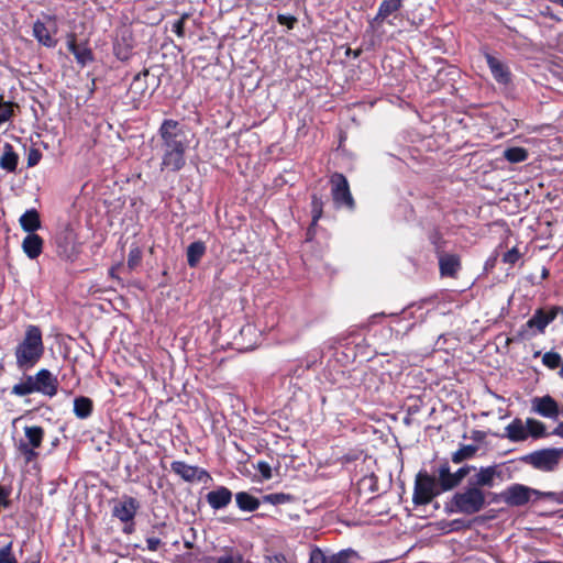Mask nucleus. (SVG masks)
<instances>
[{
	"label": "nucleus",
	"instance_id": "obj_1",
	"mask_svg": "<svg viewBox=\"0 0 563 563\" xmlns=\"http://www.w3.org/2000/svg\"><path fill=\"white\" fill-rule=\"evenodd\" d=\"M161 142V170L177 173L186 165V154L190 147L189 130L174 119H164L157 130Z\"/></svg>",
	"mask_w": 563,
	"mask_h": 563
},
{
	"label": "nucleus",
	"instance_id": "obj_2",
	"mask_svg": "<svg viewBox=\"0 0 563 563\" xmlns=\"http://www.w3.org/2000/svg\"><path fill=\"white\" fill-rule=\"evenodd\" d=\"M43 354L42 333L37 327L26 329L23 341L16 346L15 357L19 368L29 369Z\"/></svg>",
	"mask_w": 563,
	"mask_h": 563
},
{
	"label": "nucleus",
	"instance_id": "obj_3",
	"mask_svg": "<svg viewBox=\"0 0 563 563\" xmlns=\"http://www.w3.org/2000/svg\"><path fill=\"white\" fill-rule=\"evenodd\" d=\"M402 5V0H383L376 15L369 20L367 31L380 38L385 34L384 24L395 25L394 20Z\"/></svg>",
	"mask_w": 563,
	"mask_h": 563
},
{
	"label": "nucleus",
	"instance_id": "obj_4",
	"mask_svg": "<svg viewBox=\"0 0 563 563\" xmlns=\"http://www.w3.org/2000/svg\"><path fill=\"white\" fill-rule=\"evenodd\" d=\"M452 505L461 514L473 515L484 508L485 494L481 488L470 485L465 490L453 496Z\"/></svg>",
	"mask_w": 563,
	"mask_h": 563
},
{
	"label": "nucleus",
	"instance_id": "obj_5",
	"mask_svg": "<svg viewBox=\"0 0 563 563\" xmlns=\"http://www.w3.org/2000/svg\"><path fill=\"white\" fill-rule=\"evenodd\" d=\"M329 183L334 207L354 211L356 202L352 196L347 178L342 173L335 172L330 176Z\"/></svg>",
	"mask_w": 563,
	"mask_h": 563
},
{
	"label": "nucleus",
	"instance_id": "obj_6",
	"mask_svg": "<svg viewBox=\"0 0 563 563\" xmlns=\"http://www.w3.org/2000/svg\"><path fill=\"white\" fill-rule=\"evenodd\" d=\"M134 46L135 40L130 26L123 25L115 30L113 54L118 59L122 62L129 60L133 55Z\"/></svg>",
	"mask_w": 563,
	"mask_h": 563
},
{
	"label": "nucleus",
	"instance_id": "obj_7",
	"mask_svg": "<svg viewBox=\"0 0 563 563\" xmlns=\"http://www.w3.org/2000/svg\"><path fill=\"white\" fill-rule=\"evenodd\" d=\"M563 457V449H544L527 456V461L534 468L543 472H552Z\"/></svg>",
	"mask_w": 563,
	"mask_h": 563
},
{
	"label": "nucleus",
	"instance_id": "obj_8",
	"mask_svg": "<svg viewBox=\"0 0 563 563\" xmlns=\"http://www.w3.org/2000/svg\"><path fill=\"white\" fill-rule=\"evenodd\" d=\"M439 494L435 479L427 473H419L416 478L413 501L417 505L429 504Z\"/></svg>",
	"mask_w": 563,
	"mask_h": 563
},
{
	"label": "nucleus",
	"instance_id": "obj_9",
	"mask_svg": "<svg viewBox=\"0 0 563 563\" xmlns=\"http://www.w3.org/2000/svg\"><path fill=\"white\" fill-rule=\"evenodd\" d=\"M534 494H540V490L521 484H514L500 494V498L507 505L518 507L526 505Z\"/></svg>",
	"mask_w": 563,
	"mask_h": 563
},
{
	"label": "nucleus",
	"instance_id": "obj_10",
	"mask_svg": "<svg viewBox=\"0 0 563 563\" xmlns=\"http://www.w3.org/2000/svg\"><path fill=\"white\" fill-rule=\"evenodd\" d=\"M531 410L541 417L552 420H556L562 412L558 401L550 395L532 398Z\"/></svg>",
	"mask_w": 563,
	"mask_h": 563
},
{
	"label": "nucleus",
	"instance_id": "obj_11",
	"mask_svg": "<svg viewBox=\"0 0 563 563\" xmlns=\"http://www.w3.org/2000/svg\"><path fill=\"white\" fill-rule=\"evenodd\" d=\"M483 55L486 59L492 76L497 81V84L503 86H508L511 84L512 74L509 66L487 51H484Z\"/></svg>",
	"mask_w": 563,
	"mask_h": 563
},
{
	"label": "nucleus",
	"instance_id": "obj_12",
	"mask_svg": "<svg viewBox=\"0 0 563 563\" xmlns=\"http://www.w3.org/2000/svg\"><path fill=\"white\" fill-rule=\"evenodd\" d=\"M472 470H475V466L465 465L455 473H451L448 465H442L439 468V482L442 490H450L457 486Z\"/></svg>",
	"mask_w": 563,
	"mask_h": 563
},
{
	"label": "nucleus",
	"instance_id": "obj_13",
	"mask_svg": "<svg viewBox=\"0 0 563 563\" xmlns=\"http://www.w3.org/2000/svg\"><path fill=\"white\" fill-rule=\"evenodd\" d=\"M24 434L27 440V443H20V451L25 455L27 461H31L36 454L34 449L41 446L44 430L38 426H30L24 428Z\"/></svg>",
	"mask_w": 563,
	"mask_h": 563
},
{
	"label": "nucleus",
	"instance_id": "obj_14",
	"mask_svg": "<svg viewBox=\"0 0 563 563\" xmlns=\"http://www.w3.org/2000/svg\"><path fill=\"white\" fill-rule=\"evenodd\" d=\"M474 474L470 477L468 483L473 487H493L495 479L500 477V471L497 465L486 467H475L472 470Z\"/></svg>",
	"mask_w": 563,
	"mask_h": 563
},
{
	"label": "nucleus",
	"instance_id": "obj_15",
	"mask_svg": "<svg viewBox=\"0 0 563 563\" xmlns=\"http://www.w3.org/2000/svg\"><path fill=\"white\" fill-rule=\"evenodd\" d=\"M67 48L75 56L76 62L81 66H86L95 59L93 53L88 46V43H77V36L75 33H69L67 35Z\"/></svg>",
	"mask_w": 563,
	"mask_h": 563
},
{
	"label": "nucleus",
	"instance_id": "obj_16",
	"mask_svg": "<svg viewBox=\"0 0 563 563\" xmlns=\"http://www.w3.org/2000/svg\"><path fill=\"white\" fill-rule=\"evenodd\" d=\"M33 380L36 393H41L49 397L56 395L58 380L48 369L43 368L38 371L33 376Z\"/></svg>",
	"mask_w": 563,
	"mask_h": 563
},
{
	"label": "nucleus",
	"instance_id": "obj_17",
	"mask_svg": "<svg viewBox=\"0 0 563 563\" xmlns=\"http://www.w3.org/2000/svg\"><path fill=\"white\" fill-rule=\"evenodd\" d=\"M148 69H143L142 71L137 73L133 77V80L128 89V96L130 97L131 101L135 104L140 103L143 100L148 90Z\"/></svg>",
	"mask_w": 563,
	"mask_h": 563
},
{
	"label": "nucleus",
	"instance_id": "obj_18",
	"mask_svg": "<svg viewBox=\"0 0 563 563\" xmlns=\"http://www.w3.org/2000/svg\"><path fill=\"white\" fill-rule=\"evenodd\" d=\"M355 552L345 550L335 554L327 555L319 549L311 551V563H350L351 559L355 558Z\"/></svg>",
	"mask_w": 563,
	"mask_h": 563
},
{
	"label": "nucleus",
	"instance_id": "obj_19",
	"mask_svg": "<svg viewBox=\"0 0 563 563\" xmlns=\"http://www.w3.org/2000/svg\"><path fill=\"white\" fill-rule=\"evenodd\" d=\"M172 470L187 482L202 481L203 477L208 476L203 470L197 466L188 465L181 461L173 462Z\"/></svg>",
	"mask_w": 563,
	"mask_h": 563
},
{
	"label": "nucleus",
	"instance_id": "obj_20",
	"mask_svg": "<svg viewBox=\"0 0 563 563\" xmlns=\"http://www.w3.org/2000/svg\"><path fill=\"white\" fill-rule=\"evenodd\" d=\"M489 233L496 246H509L512 243V234L504 221H497L489 225Z\"/></svg>",
	"mask_w": 563,
	"mask_h": 563
},
{
	"label": "nucleus",
	"instance_id": "obj_21",
	"mask_svg": "<svg viewBox=\"0 0 563 563\" xmlns=\"http://www.w3.org/2000/svg\"><path fill=\"white\" fill-rule=\"evenodd\" d=\"M323 200L320 196H318L317 194H313L311 196V203H310V207H311V224L307 231V241L308 242H312L313 241V236L317 234V230H318V221L322 218L323 216Z\"/></svg>",
	"mask_w": 563,
	"mask_h": 563
},
{
	"label": "nucleus",
	"instance_id": "obj_22",
	"mask_svg": "<svg viewBox=\"0 0 563 563\" xmlns=\"http://www.w3.org/2000/svg\"><path fill=\"white\" fill-rule=\"evenodd\" d=\"M139 508L137 501L132 497H123L113 508V515L123 522L132 520Z\"/></svg>",
	"mask_w": 563,
	"mask_h": 563
},
{
	"label": "nucleus",
	"instance_id": "obj_23",
	"mask_svg": "<svg viewBox=\"0 0 563 563\" xmlns=\"http://www.w3.org/2000/svg\"><path fill=\"white\" fill-rule=\"evenodd\" d=\"M206 499L209 506L216 510L227 507L232 500V493L229 488L220 486L207 494Z\"/></svg>",
	"mask_w": 563,
	"mask_h": 563
},
{
	"label": "nucleus",
	"instance_id": "obj_24",
	"mask_svg": "<svg viewBox=\"0 0 563 563\" xmlns=\"http://www.w3.org/2000/svg\"><path fill=\"white\" fill-rule=\"evenodd\" d=\"M0 156V168L7 173H15L19 165V155L10 143H4Z\"/></svg>",
	"mask_w": 563,
	"mask_h": 563
},
{
	"label": "nucleus",
	"instance_id": "obj_25",
	"mask_svg": "<svg viewBox=\"0 0 563 563\" xmlns=\"http://www.w3.org/2000/svg\"><path fill=\"white\" fill-rule=\"evenodd\" d=\"M439 265L441 275L448 277H455L461 268L460 258L454 254L440 255Z\"/></svg>",
	"mask_w": 563,
	"mask_h": 563
},
{
	"label": "nucleus",
	"instance_id": "obj_26",
	"mask_svg": "<svg viewBox=\"0 0 563 563\" xmlns=\"http://www.w3.org/2000/svg\"><path fill=\"white\" fill-rule=\"evenodd\" d=\"M33 36L41 43L42 45L53 48L57 45V40H55L45 23L41 20H36L33 24Z\"/></svg>",
	"mask_w": 563,
	"mask_h": 563
},
{
	"label": "nucleus",
	"instance_id": "obj_27",
	"mask_svg": "<svg viewBox=\"0 0 563 563\" xmlns=\"http://www.w3.org/2000/svg\"><path fill=\"white\" fill-rule=\"evenodd\" d=\"M507 437L511 441H525L528 439V432L526 422L521 419H515L511 423L506 427Z\"/></svg>",
	"mask_w": 563,
	"mask_h": 563
},
{
	"label": "nucleus",
	"instance_id": "obj_28",
	"mask_svg": "<svg viewBox=\"0 0 563 563\" xmlns=\"http://www.w3.org/2000/svg\"><path fill=\"white\" fill-rule=\"evenodd\" d=\"M20 224L25 232H35L41 227L38 212L35 209L26 210L20 217Z\"/></svg>",
	"mask_w": 563,
	"mask_h": 563
},
{
	"label": "nucleus",
	"instance_id": "obj_29",
	"mask_svg": "<svg viewBox=\"0 0 563 563\" xmlns=\"http://www.w3.org/2000/svg\"><path fill=\"white\" fill-rule=\"evenodd\" d=\"M236 505L241 510L254 511L260 507V501L252 495L241 492L235 495Z\"/></svg>",
	"mask_w": 563,
	"mask_h": 563
},
{
	"label": "nucleus",
	"instance_id": "obj_30",
	"mask_svg": "<svg viewBox=\"0 0 563 563\" xmlns=\"http://www.w3.org/2000/svg\"><path fill=\"white\" fill-rule=\"evenodd\" d=\"M92 401L87 397H77L74 400V412L80 419H86L91 415Z\"/></svg>",
	"mask_w": 563,
	"mask_h": 563
},
{
	"label": "nucleus",
	"instance_id": "obj_31",
	"mask_svg": "<svg viewBox=\"0 0 563 563\" xmlns=\"http://www.w3.org/2000/svg\"><path fill=\"white\" fill-rule=\"evenodd\" d=\"M504 157L512 164L522 163L528 159L529 152L520 146L508 147L504 151Z\"/></svg>",
	"mask_w": 563,
	"mask_h": 563
},
{
	"label": "nucleus",
	"instance_id": "obj_32",
	"mask_svg": "<svg viewBox=\"0 0 563 563\" xmlns=\"http://www.w3.org/2000/svg\"><path fill=\"white\" fill-rule=\"evenodd\" d=\"M15 109H19L18 103L3 101V96L0 95V126L15 115Z\"/></svg>",
	"mask_w": 563,
	"mask_h": 563
},
{
	"label": "nucleus",
	"instance_id": "obj_33",
	"mask_svg": "<svg viewBox=\"0 0 563 563\" xmlns=\"http://www.w3.org/2000/svg\"><path fill=\"white\" fill-rule=\"evenodd\" d=\"M36 393L33 376H27L12 387V394L26 396Z\"/></svg>",
	"mask_w": 563,
	"mask_h": 563
},
{
	"label": "nucleus",
	"instance_id": "obj_34",
	"mask_svg": "<svg viewBox=\"0 0 563 563\" xmlns=\"http://www.w3.org/2000/svg\"><path fill=\"white\" fill-rule=\"evenodd\" d=\"M477 452V446L467 444L460 448L452 454V462L455 464H460L463 461L472 459Z\"/></svg>",
	"mask_w": 563,
	"mask_h": 563
},
{
	"label": "nucleus",
	"instance_id": "obj_35",
	"mask_svg": "<svg viewBox=\"0 0 563 563\" xmlns=\"http://www.w3.org/2000/svg\"><path fill=\"white\" fill-rule=\"evenodd\" d=\"M552 319L553 317L539 311L527 322V325L529 328H536L539 332H542Z\"/></svg>",
	"mask_w": 563,
	"mask_h": 563
},
{
	"label": "nucleus",
	"instance_id": "obj_36",
	"mask_svg": "<svg viewBox=\"0 0 563 563\" xmlns=\"http://www.w3.org/2000/svg\"><path fill=\"white\" fill-rule=\"evenodd\" d=\"M525 422L527 427L528 437L530 435L532 438H541L545 435V426L543 422L532 418H528Z\"/></svg>",
	"mask_w": 563,
	"mask_h": 563
},
{
	"label": "nucleus",
	"instance_id": "obj_37",
	"mask_svg": "<svg viewBox=\"0 0 563 563\" xmlns=\"http://www.w3.org/2000/svg\"><path fill=\"white\" fill-rule=\"evenodd\" d=\"M57 246H75L76 233L73 229L65 228L56 235Z\"/></svg>",
	"mask_w": 563,
	"mask_h": 563
},
{
	"label": "nucleus",
	"instance_id": "obj_38",
	"mask_svg": "<svg viewBox=\"0 0 563 563\" xmlns=\"http://www.w3.org/2000/svg\"><path fill=\"white\" fill-rule=\"evenodd\" d=\"M0 563H18L12 554V542L0 549Z\"/></svg>",
	"mask_w": 563,
	"mask_h": 563
},
{
	"label": "nucleus",
	"instance_id": "obj_39",
	"mask_svg": "<svg viewBox=\"0 0 563 563\" xmlns=\"http://www.w3.org/2000/svg\"><path fill=\"white\" fill-rule=\"evenodd\" d=\"M542 363L549 368H556L561 363V356L555 352H547L542 357Z\"/></svg>",
	"mask_w": 563,
	"mask_h": 563
},
{
	"label": "nucleus",
	"instance_id": "obj_40",
	"mask_svg": "<svg viewBox=\"0 0 563 563\" xmlns=\"http://www.w3.org/2000/svg\"><path fill=\"white\" fill-rule=\"evenodd\" d=\"M189 14L184 13L178 20H176L172 25V31L177 34L179 37L185 36V23L188 20Z\"/></svg>",
	"mask_w": 563,
	"mask_h": 563
},
{
	"label": "nucleus",
	"instance_id": "obj_41",
	"mask_svg": "<svg viewBox=\"0 0 563 563\" xmlns=\"http://www.w3.org/2000/svg\"><path fill=\"white\" fill-rule=\"evenodd\" d=\"M276 20L280 25L287 26L288 30H292L298 22L295 15L283 13H278Z\"/></svg>",
	"mask_w": 563,
	"mask_h": 563
},
{
	"label": "nucleus",
	"instance_id": "obj_42",
	"mask_svg": "<svg viewBox=\"0 0 563 563\" xmlns=\"http://www.w3.org/2000/svg\"><path fill=\"white\" fill-rule=\"evenodd\" d=\"M21 246H43V239L35 232H27Z\"/></svg>",
	"mask_w": 563,
	"mask_h": 563
},
{
	"label": "nucleus",
	"instance_id": "obj_43",
	"mask_svg": "<svg viewBox=\"0 0 563 563\" xmlns=\"http://www.w3.org/2000/svg\"><path fill=\"white\" fill-rule=\"evenodd\" d=\"M42 158V152L36 147H31L27 153L26 164L27 167L36 166Z\"/></svg>",
	"mask_w": 563,
	"mask_h": 563
},
{
	"label": "nucleus",
	"instance_id": "obj_44",
	"mask_svg": "<svg viewBox=\"0 0 563 563\" xmlns=\"http://www.w3.org/2000/svg\"><path fill=\"white\" fill-rule=\"evenodd\" d=\"M291 498L289 495H286V494H269V495H266L264 496V500L266 503H269V504H273V505H279V504H285L287 501H289Z\"/></svg>",
	"mask_w": 563,
	"mask_h": 563
},
{
	"label": "nucleus",
	"instance_id": "obj_45",
	"mask_svg": "<svg viewBox=\"0 0 563 563\" xmlns=\"http://www.w3.org/2000/svg\"><path fill=\"white\" fill-rule=\"evenodd\" d=\"M428 236L431 244L434 246H438L441 243H446V241L443 240L442 233L439 228H430L428 230Z\"/></svg>",
	"mask_w": 563,
	"mask_h": 563
},
{
	"label": "nucleus",
	"instance_id": "obj_46",
	"mask_svg": "<svg viewBox=\"0 0 563 563\" xmlns=\"http://www.w3.org/2000/svg\"><path fill=\"white\" fill-rule=\"evenodd\" d=\"M205 249H188V263L190 266H196L203 255Z\"/></svg>",
	"mask_w": 563,
	"mask_h": 563
},
{
	"label": "nucleus",
	"instance_id": "obj_47",
	"mask_svg": "<svg viewBox=\"0 0 563 563\" xmlns=\"http://www.w3.org/2000/svg\"><path fill=\"white\" fill-rule=\"evenodd\" d=\"M520 258V254L518 252V249H509L504 254V262L514 264Z\"/></svg>",
	"mask_w": 563,
	"mask_h": 563
},
{
	"label": "nucleus",
	"instance_id": "obj_48",
	"mask_svg": "<svg viewBox=\"0 0 563 563\" xmlns=\"http://www.w3.org/2000/svg\"><path fill=\"white\" fill-rule=\"evenodd\" d=\"M217 563H243L239 554H225L218 558Z\"/></svg>",
	"mask_w": 563,
	"mask_h": 563
},
{
	"label": "nucleus",
	"instance_id": "obj_49",
	"mask_svg": "<svg viewBox=\"0 0 563 563\" xmlns=\"http://www.w3.org/2000/svg\"><path fill=\"white\" fill-rule=\"evenodd\" d=\"M257 468L265 479H269L272 477L271 466L266 462H260Z\"/></svg>",
	"mask_w": 563,
	"mask_h": 563
},
{
	"label": "nucleus",
	"instance_id": "obj_50",
	"mask_svg": "<svg viewBox=\"0 0 563 563\" xmlns=\"http://www.w3.org/2000/svg\"><path fill=\"white\" fill-rule=\"evenodd\" d=\"M141 258V254H140V251L139 249H133L130 253V257H129V266L131 268L135 267L139 263Z\"/></svg>",
	"mask_w": 563,
	"mask_h": 563
},
{
	"label": "nucleus",
	"instance_id": "obj_51",
	"mask_svg": "<svg viewBox=\"0 0 563 563\" xmlns=\"http://www.w3.org/2000/svg\"><path fill=\"white\" fill-rule=\"evenodd\" d=\"M537 498H549L556 501V498H563V493L558 495L553 492H540V494H534Z\"/></svg>",
	"mask_w": 563,
	"mask_h": 563
},
{
	"label": "nucleus",
	"instance_id": "obj_52",
	"mask_svg": "<svg viewBox=\"0 0 563 563\" xmlns=\"http://www.w3.org/2000/svg\"><path fill=\"white\" fill-rule=\"evenodd\" d=\"M265 563H288L286 558L282 554H274L266 556Z\"/></svg>",
	"mask_w": 563,
	"mask_h": 563
},
{
	"label": "nucleus",
	"instance_id": "obj_53",
	"mask_svg": "<svg viewBox=\"0 0 563 563\" xmlns=\"http://www.w3.org/2000/svg\"><path fill=\"white\" fill-rule=\"evenodd\" d=\"M146 544L148 550L156 551L161 544V540L158 538H148Z\"/></svg>",
	"mask_w": 563,
	"mask_h": 563
},
{
	"label": "nucleus",
	"instance_id": "obj_54",
	"mask_svg": "<svg viewBox=\"0 0 563 563\" xmlns=\"http://www.w3.org/2000/svg\"><path fill=\"white\" fill-rule=\"evenodd\" d=\"M23 251L29 258L34 260L41 254L42 249H23Z\"/></svg>",
	"mask_w": 563,
	"mask_h": 563
},
{
	"label": "nucleus",
	"instance_id": "obj_55",
	"mask_svg": "<svg viewBox=\"0 0 563 563\" xmlns=\"http://www.w3.org/2000/svg\"><path fill=\"white\" fill-rule=\"evenodd\" d=\"M552 434L563 438V422H559L553 429Z\"/></svg>",
	"mask_w": 563,
	"mask_h": 563
},
{
	"label": "nucleus",
	"instance_id": "obj_56",
	"mask_svg": "<svg viewBox=\"0 0 563 563\" xmlns=\"http://www.w3.org/2000/svg\"><path fill=\"white\" fill-rule=\"evenodd\" d=\"M188 246H192V247L203 246V243L201 241H195V242L190 243Z\"/></svg>",
	"mask_w": 563,
	"mask_h": 563
},
{
	"label": "nucleus",
	"instance_id": "obj_57",
	"mask_svg": "<svg viewBox=\"0 0 563 563\" xmlns=\"http://www.w3.org/2000/svg\"><path fill=\"white\" fill-rule=\"evenodd\" d=\"M252 330H253V328H252L251 325H246V327H244V328L242 329V331H241V332H242V333H246V332H247V333H250V332H252Z\"/></svg>",
	"mask_w": 563,
	"mask_h": 563
},
{
	"label": "nucleus",
	"instance_id": "obj_58",
	"mask_svg": "<svg viewBox=\"0 0 563 563\" xmlns=\"http://www.w3.org/2000/svg\"><path fill=\"white\" fill-rule=\"evenodd\" d=\"M46 18H47V20H49V21H54V20H55V16H53V15H47Z\"/></svg>",
	"mask_w": 563,
	"mask_h": 563
},
{
	"label": "nucleus",
	"instance_id": "obj_59",
	"mask_svg": "<svg viewBox=\"0 0 563 563\" xmlns=\"http://www.w3.org/2000/svg\"><path fill=\"white\" fill-rule=\"evenodd\" d=\"M556 501L558 503H563V497L562 498H556Z\"/></svg>",
	"mask_w": 563,
	"mask_h": 563
}]
</instances>
